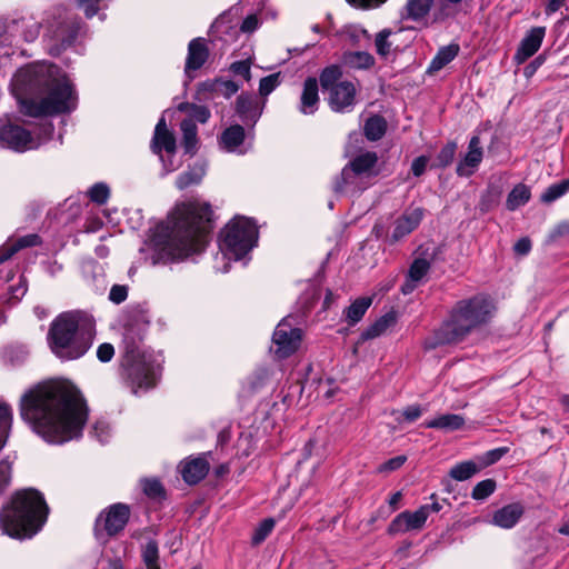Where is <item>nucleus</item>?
<instances>
[{
	"label": "nucleus",
	"mask_w": 569,
	"mask_h": 569,
	"mask_svg": "<svg viewBox=\"0 0 569 569\" xmlns=\"http://www.w3.org/2000/svg\"><path fill=\"white\" fill-rule=\"evenodd\" d=\"M20 416L46 442L62 445L82 435L88 408L73 383L68 380H51L23 393L20 399Z\"/></svg>",
	"instance_id": "f257e3e1"
},
{
	"label": "nucleus",
	"mask_w": 569,
	"mask_h": 569,
	"mask_svg": "<svg viewBox=\"0 0 569 569\" xmlns=\"http://www.w3.org/2000/svg\"><path fill=\"white\" fill-rule=\"evenodd\" d=\"M212 210L208 202L178 203L158 224L149 241L151 262L168 263L201 252L208 243Z\"/></svg>",
	"instance_id": "f03ea898"
},
{
	"label": "nucleus",
	"mask_w": 569,
	"mask_h": 569,
	"mask_svg": "<svg viewBox=\"0 0 569 569\" xmlns=\"http://www.w3.org/2000/svg\"><path fill=\"white\" fill-rule=\"evenodd\" d=\"M20 110L29 117L70 112L77 107L73 84L57 66L41 62L20 69L11 82Z\"/></svg>",
	"instance_id": "7ed1b4c3"
},
{
	"label": "nucleus",
	"mask_w": 569,
	"mask_h": 569,
	"mask_svg": "<svg viewBox=\"0 0 569 569\" xmlns=\"http://www.w3.org/2000/svg\"><path fill=\"white\" fill-rule=\"evenodd\" d=\"M96 335V321L84 311H69L51 323L48 342L51 351L61 360L81 358L91 347Z\"/></svg>",
	"instance_id": "20e7f679"
},
{
	"label": "nucleus",
	"mask_w": 569,
	"mask_h": 569,
	"mask_svg": "<svg viewBox=\"0 0 569 569\" xmlns=\"http://www.w3.org/2000/svg\"><path fill=\"white\" fill-rule=\"evenodd\" d=\"M48 512L49 508L39 491H18L11 502L0 510L2 533L19 540L32 538L46 523Z\"/></svg>",
	"instance_id": "39448f33"
},
{
	"label": "nucleus",
	"mask_w": 569,
	"mask_h": 569,
	"mask_svg": "<svg viewBox=\"0 0 569 569\" xmlns=\"http://www.w3.org/2000/svg\"><path fill=\"white\" fill-rule=\"evenodd\" d=\"M493 301L485 295L460 300L451 311L450 319L446 321L435 337L426 341V347L433 349L440 345L461 341L473 329L486 325L495 315Z\"/></svg>",
	"instance_id": "423d86ee"
},
{
	"label": "nucleus",
	"mask_w": 569,
	"mask_h": 569,
	"mask_svg": "<svg viewBox=\"0 0 569 569\" xmlns=\"http://www.w3.org/2000/svg\"><path fill=\"white\" fill-rule=\"evenodd\" d=\"M257 242L258 228L256 223L246 217H234L220 231L219 252L214 258L213 268L226 273L232 261H243V264H247L248 256Z\"/></svg>",
	"instance_id": "0eeeda50"
},
{
	"label": "nucleus",
	"mask_w": 569,
	"mask_h": 569,
	"mask_svg": "<svg viewBox=\"0 0 569 569\" xmlns=\"http://www.w3.org/2000/svg\"><path fill=\"white\" fill-rule=\"evenodd\" d=\"M124 351L121 367L126 379L134 395L144 393L156 387L161 372V355H156L140 348L134 341H129L124 333Z\"/></svg>",
	"instance_id": "6e6552de"
},
{
	"label": "nucleus",
	"mask_w": 569,
	"mask_h": 569,
	"mask_svg": "<svg viewBox=\"0 0 569 569\" xmlns=\"http://www.w3.org/2000/svg\"><path fill=\"white\" fill-rule=\"evenodd\" d=\"M381 172L379 157L375 151H360L342 168L333 189L337 193L355 196L368 189Z\"/></svg>",
	"instance_id": "1a4fd4ad"
},
{
	"label": "nucleus",
	"mask_w": 569,
	"mask_h": 569,
	"mask_svg": "<svg viewBox=\"0 0 569 569\" xmlns=\"http://www.w3.org/2000/svg\"><path fill=\"white\" fill-rule=\"evenodd\" d=\"M301 338V330L293 327L292 318L282 319L276 327L272 336L274 355L279 359L288 358L298 350Z\"/></svg>",
	"instance_id": "9d476101"
},
{
	"label": "nucleus",
	"mask_w": 569,
	"mask_h": 569,
	"mask_svg": "<svg viewBox=\"0 0 569 569\" xmlns=\"http://www.w3.org/2000/svg\"><path fill=\"white\" fill-rule=\"evenodd\" d=\"M0 143L18 152L37 149L41 141L18 124H6L0 129Z\"/></svg>",
	"instance_id": "9b49d317"
},
{
	"label": "nucleus",
	"mask_w": 569,
	"mask_h": 569,
	"mask_svg": "<svg viewBox=\"0 0 569 569\" xmlns=\"http://www.w3.org/2000/svg\"><path fill=\"white\" fill-rule=\"evenodd\" d=\"M130 516L129 507L116 503L100 513L96 523V536L101 538V527L108 536L117 535L127 525Z\"/></svg>",
	"instance_id": "f8f14e48"
},
{
	"label": "nucleus",
	"mask_w": 569,
	"mask_h": 569,
	"mask_svg": "<svg viewBox=\"0 0 569 569\" xmlns=\"http://www.w3.org/2000/svg\"><path fill=\"white\" fill-rule=\"evenodd\" d=\"M40 28L34 17L28 13L13 16L6 22V32L10 37H20L27 42H32L39 37Z\"/></svg>",
	"instance_id": "ddd939ff"
},
{
	"label": "nucleus",
	"mask_w": 569,
	"mask_h": 569,
	"mask_svg": "<svg viewBox=\"0 0 569 569\" xmlns=\"http://www.w3.org/2000/svg\"><path fill=\"white\" fill-rule=\"evenodd\" d=\"M422 218L423 209L420 207H411L405 210L393 222L390 241L395 243L411 233L418 228Z\"/></svg>",
	"instance_id": "4468645a"
},
{
	"label": "nucleus",
	"mask_w": 569,
	"mask_h": 569,
	"mask_svg": "<svg viewBox=\"0 0 569 569\" xmlns=\"http://www.w3.org/2000/svg\"><path fill=\"white\" fill-rule=\"evenodd\" d=\"M427 519L426 508H419L413 512L403 511L391 521L389 532L399 533L419 530L425 526Z\"/></svg>",
	"instance_id": "2eb2a0df"
},
{
	"label": "nucleus",
	"mask_w": 569,
	"mask_h": 569,
	"mask_svg": "<svg viewBox=\"0 0 569 569\" xmlns=\"http://www.w3.org/2000/svg\"><path fill=\"white\" fill-rule=\"evenodd\" d=\"M356 88L350 81H341L331 88L329 104L336 112H346L355 103Z\"/></svg>",
	"instance_id": "dca6fc26"
},
{
	"label": "nucleus",
	"mask_w": 569,
	"mask_h": 569,
	"mask_svg": "<svg viewBox=\"0 0 569 569\" xmlns=\"http://www.w3.org/2000/svg\"><path fill=\"white\" fill-rule=\"evenodd\" d=\"M483 158V150L478 136H473L468 144V150L457 166V174L470 177L476 172Z\"/></svg>",
	"instance_id": "f3484780"
},
{
	"label": "nucleus",
	"mask_w": 569,
	"mask_h": 569,
	"mask_svg": "<svg viewBox=\"0 0 569 569\" xmlns=\"http://www.w3.org/2000/svg\"><path fill=\"white\" fill-rule=\"evenodd\" d=\"M209 57V50L202 38H196L189 42L188 54L186 60V74L192 79V72L200 69Z\"/></svg>",
	"instance_id": "a211bd4d"
},
{
	"label": "nucleus",
	"mask_w": 569,
	"mask_h": 569,
	"mask_svg": "<svg viewBox=\"0 0 569 569\" xmlns=\"http://www.w3.org/2000/svg\"><path fill=\"white\" fill-rule=\"evenodd\" d=\"M151 149L158 156L162 154V150L169 154L176 153V138L167 128L164 117H161L156 126Z\"/></svg>",
	"instance_id": "6ab92c4d"
},
{
	"label": "nucleus",
	"mask_w": 569,
	"mask_h": 569,
	"mask_svg": "<svg viewBox=\"0 0 569 569\" xmlns=\"http://www.w3.org/2000/svg\"><path fill=\"white\" fill-rule=\"evenodd\" d=\"M545 32L546 29L543 27L532 28L528 32V34L522 39L515 56L518 63L525 62L539 50L545 38Z\"/></svg>",
	"instance_id": "aec40b11"
},
{
	"label": "nucleus",
	"mask_w": 569,
	"mask_h": 569,
	"mask_svg": "<svg viewBox=\"0 0 569 569\" xmlns=\"http://www.w3.org/2000/svg\"><path fill=\"white\" fill-rule=\"evenodd\" d=\"M244 129L239 124H234L227 128L221 133L219 144L221 149H223L227 152L243 154L247 152V148L244 147Z\"/></svg>",
	"instance_id": "412c9836"
},
{
	"label": "nucleus",
	"mask_w": 569,
	"mask_h": 569,
	"mask_svg": "<svg viewBox=\"0 0 569 569\" xmlns=\"http://www.w3.org/2000/svg\"><path fill=\"white\" fill-rule=\"evenodd\" d=\"M180 471L187 483L196 485L207 476L209 463L202 457L191 458L181 462Z\"/></svg>",
	"instance_id": "4be33fe9"
},
{
	"label": "nucleus",
	"mask_w": 569,
	"mask_h": 569,
	"mask_svg": "<svg viewBox=\"0 0 569 569\" xmlns=\"http://www.w3.org/2000/svg\"><path fill=\"white\" fill-rule=\"evenodd\" d=\"M522 515L523 507L520 503H510L493 513L492 523L502 529H511L518 523Z\"/></svg>",
	"instance_id": "5701e85b"
},
{
	"label": "nucleus",
	"mask_w": 569,
	"mask_h": 569,
	"mask_svg": "<svg viewBox=\"0 0 569 569\" xmlns=\"http://www.w3.org/2000/svg\"><path fill=\"white\" fill-rule=\"evenodd\" d=\"M263 104L249 94H240L237 99V113L246 123L254 124L262 114Z\"/></svg>",
	"instance_id": "b1692460"
},
{
	"label": "nucleus",
	"mask_w": 569,
	"mask_h": 569,
	"mask_svg": "<svg viewBox=\"0 0 569 569\" xmlns=\"http://www.w3.org/2000/svg\"><path fill=\"white\" fill-rule=\"evenodd\" d=\"M319 104L318 82L316 78H308L303 83L299 111L303 114H313Z\"/></svg>",
	"instance_id": "393cba45"
},
{
	"label": "nucleus",
	"mask_w": 569,
	"mask_h": 569,
	"mask_svg": "<svg viewBox=\"0 0 569 569\" xmlns=\"http://www.w3.org/2000/svg\"><path fill=\"white\" fill-rule=\"evenodd\" d=\"M433 4V0H407L401 18L415 22H423Z\"/></svg>",
	"instance_id": "a878e982"
},
{
	"label": "nucleus",
	"mask_w": 569,
	"mask_h": 569,
	"mask_svg": "<svg viewBox=\"0 0 569 569\" xmlns=\"http://www.w3.org/2000/svg\"><path fill=\"white\" fill-rule=\"evenodd\" d=\"M207 172V163L204 161H197L178 176L176 186L178 189L183 190L191 186L199 184Z\"/></svg>",
	"instance_id": "bb28decb"
},
{
	"label": "nucleus",
	"mask_w": 569,
	"mask_h": 569,
	"mask_svg": "<svg viewBox=\"0 0 569 569\" xmlns=\"http://www.w3.org/2000/svg\"><path fill=\"white\" fill-rule=\"evenodd\" d=\"M79 27L67 20L58 21L56 24H50L48 31L52 39L61 42V47H67L72 43L78 33Z\"/></svg>",
	"instance_id": "cd10ccee"
},
{
	"label": "nucleus",
	"mask_w": 569,
	"mask_h": 569,
	"mask_svg": "<svg viewBox=\"0 0 569 569\" xmlns=\"http://www.w3.org/2000/svg\"><path fill=\"white\" fill-rule=\"evenodd\" d=\"M39 242V236L34 233L23 236L17 240L7 241L0 247V264L10 259L20 249L37 246Z\"/></svg>",
	"instance_id": "c85d7f7f"
},
{
	"label": "nucleus",
	"mask_w": 569,
	"mask_h": 569,
	"mask_svg": "<svg viewBox=\"0 0 569 569\" xmlns=\"http://www.w3.org/2000/svg\"><path fill=\"white\" fill-rule=\"evenodd\" d=\"M459 50V46L456 43L441 47L431 60L428 72L435 73L440 71L458 56Z\"/></svg>",
	"instance_id": "c756f323"
},
{
	"label": "nucleus",
	"mask_w": 569,
	"mask_h": 569,
	"mask_svg": "<svg viewBox=\"0 0 569 569\" xmlns=\"http://www.w3.org/2000/svg\"><path fill=\"white\" fill-rule=\"evenodd\" d=\"M465 425V418L460 415L449 413L441 415L432 420L425 423L426 428L441 429L445 431H455L462 428Z\"/></svg>",
	"instance_id": "7c9ffc66"
},
{
	"label": "nucleus",
	"mask_w": 569,
	"mask_h": 569,
	"mask_svg": "<svg viewBox=\"0 0 569 569\" xmlns=\"http://www.w3.org/2000/svg\"><path fill=\"white\" fill-rule=\"evenodd\" d=\"M396 315L388 312L369 326L361 335L363 340L375 339L382 336L396 323Z\"/></svg>",
	"instance_id": "2f4dec72"
},
{
	"label": "nucleus",
	"mask_w": 569,
	"mask_h": 569,
	"mask_svg": "<svg viewBox=\"0 0 569 569\" xmlns=\"http://www.w3.org/2000/svg\"><path fill=\"white\" fill-rule=\"evenodd\" d=\"M201 89L226 98H230L240 89V86L231 80L216 79L201 83Z\"/></svg>",
	"instance_id": "473e14b6"
},
{
	"label": "nucleus",
	"mask_w": 569,
	"mask_h": 569,
	"mask_svg": "<svg viewBox=\"0 0 569 569\" xmlns=\"http://www.w3.org/2000/svg\"><path fill=\"white\" fill-rule=\"evenodd\" d=\"M372 303V298L361 297L356 299L345 311L346 320L349 325H356L365 316Z\"/></svg>",
	"instance_id": "72a5a7b5"
},
{
	"label": "nucleus",
	"mask_w": 569,
	"mask_h": 569,
	"mask_svg": "<svg viewBox=\"0 0 569 569\" xmlns=\"http://www.w3.org/2000/svg\"><path fill=\"white\" fill-rule=\"evenodd\" d=\"M182 131V146L186 153L193 154L197 150V126L192 119H184L180 124Z\"/></svg>",
	"instance_id": "f704fd0d"
},
{
	"label": "nucleus",
	"mask_w": 569,
	"mask_h": 569,
	"mask_svg": "<svg viewBox=\"0 0 569 569\" xmlns=\"http://www.w3.org/2000/svg\"><path fill=\"white\" fill-rule=\"evenodd\" d=\"M530 196V189L526 184L519 183L515 186L507 197V209L513 211L519 207L525 206L529 201Z\"/></svg>",
	"instance_id": "c9c22d12"
},
{
	"label": "nucleus",
	"mask_w": 569,
	"mask_h": 569,
	"mask_svg": "<svg viewBox=\"0 0 569 569\" xmlns=\"http://www.w3.org/2000/svg\"><path fill=\"white\" fill-rule=\"evenodd\" d=\"M343 62L352 69H368L375 63V58L365 51H352L343 54Z\"/></svg>",
	"instance_id": "e433bc0d"
},
{
	"label": "nucleus",
	"mask_w": 569,
	"mask_h": 569,
	"mask_svg": "<svg viewBox=\"0 0 569 569\" xmlns=\"http://www.w3.org/2000/svg\"><path fill=\"white\" fill-rule=\"evenodd\" d=\"M480 468L473 461H463L450 469V477L457 481H465L476 475Z\"/></svg>",
	"instance_id": "4c0bfd02"
},
{
	"label": "nucleus",
	"mask_w": 569,
	"mask_h": 569,
	"mask_svg": "<svg viewBox=\"0 0 569 569\" xmlns=\"http://www.w3.org/2000/svg\"><path fill=\"white\" fill-rule=\"evenodd\" d=\"M386 132V121L381 117H371L365 123V134L370 141L379 140Z\"/></svg>",
	"instance_id": "58836bf2"
},
{
	"label": "nucleus",
	"mask_w": 569,
	"mask_h": 569,
	"mask_svg": "<svg viewBox=\"0 0 569 569\" xmlns=\"http://www.w3.org/2000/svg\"><path fill=\"white\" fill-rule=\"evenodd\" d=\"M569 191V180H562L558 183H553L548 187L541 194L540 199L542 202L550 203Z\"/></svg>",
	"instance_id": "ea45409f"
},
{
	"label": "nucleus",
	"mask_w": 569,
	"mask_h": 569,
	"mask_svg": "<svg viewBox=\"0 0 569 569\" xmlns=\"http://www.w3.org/2000/svg\"><path fill=\"white\" fill-rule=\"evenodd\" d=\"M341 76V69L338 66L327 67L320 74V83L323 90L330 92L331 88L340 82Z\"/></svg>",
	"instance_id": "a19ab883"
},
{
	"label": "nucleus",
	"mask_w": 569,
	"mask_h": 569,
	"mask_svg": "<svg viewBox=\"0 0 569 569\" xmlns=\"http://www.w3.org/2000/svg\"><path fill=\"white\" fill-rule=\"evenodd\" d=\"M178 110L181 112H187L190 116L189 119H196L201 123L207 122L208 119L210 118V111L203 106L182 102L178 106Z\"/></svg>",
	"instance_id": "79ce46f5"
},
{
	"label": "nucleus",
	"mask_w": 569,
	"mask_h": 569,
	"mask_svg": "<svg viewBox=\"0 0 569 569\" xmlns=\"http://www.w3.org/2000/svg\"><path fill=\"white\" fill-rule=\"evenodd\" d=\"M429 269L430 263L427 259H415L409 268L408 277L420 283L422 279L427 276Z\"/></svg>",
	"instance_id": "37998d69"
},
{
	"label": "nucleus",
	"mask_w": 569,
	"mask_h": 569,
	"mask_svg": "<svg viewBox=\"0 0 569 569\" xmlns=\"http://www.w3.org/2000/svg\"><path fill=\"white\" fill-rule=\"evenodd\" d=\"M88 196L91 201L98 204H104L110 197V189L103 182L94 183L89 190Z\"/></svg>",
	"instance_id": "c03bdc74"
},
{
	"label": "nucleus",
	"mask_w": 569,
	"mask_h": 569,
	"mask_svg": "<svg viewBox=\"0 0 569 569\" xmlns=\"http://www.w3.org/2000/svg\"><path fill=\"white\" fill-rule=\"evenodd\" d=\"M496 490V481L492 479H486L478 482L472 490V498L476 500H483L493 493Z\"/></svg>",
	"instance_id": "a18cd8bd"
},
{
	"label": "nucleus",
	"mask_w": 569,
	"mask_h": 569,
	"mask_svg": "<svg viewBox=\"0 0 569 569\" xmlns=\"http://www.w3.org/2000/svg\"><path fill=\"white\" fill-rule=\"evenodd\" d=\"M274 520L272 518L264 519L259 523V526L254 529L252 535V543L259 545L261 543L273 530Z\"/></svg>",
	"instance_id": "49530a36"
},
{
	"label": "nucleus",
	"mask_w": 569,
	"mask_h": 569,
	"mask_svg": "<svg viewBox=\"0 0 569 569\" xmlns=\"http://www.w3.org/2000/svg\"><path fill=\"white\" fill-rule=\"evenodd\" d=\"M143 561L147 569H160L158 563V546L154 541H149L142 552Z\"/></svg>",
	"instance_id": "de8ad7c7"
},
{
	"label": "nucleus",
	"mask_w": 569,
	"mask_h": 569,
	"mask_svg": "<svg viewBox=\"0 0 569 569\" xmlns=\"http://www.w3.org/2000/svg\"><path fill=\"white\" fill-rule=\"evenodd\" d=\"M391 36V31L389 29H383L376 36V49L377 53L381 57H387L391 52L392 43L388 40Z\"/></svg>",
	"instance_id": "09e8293b"
},
{
	"label": "nucleus",
	"mask_w": 569,
	"mask_h": 569,
	"mask_svg": "<svg viewBox=\"0 0 569 569\" xmlns=\"http://www.w3.org/2000/svg\"><path fill=\"white\" fill-rule=\"evenodd\" d=\"M280 84L279 73L264 77L259 83V93L262 97L269 96Z\"/></svg>",
	"instance_id": "8fccbe9b"
},
{
	"label": "nucleus",
	"mask_w": 569,
	"mask_h": 569,
	"mask_svg": "<svg viewBox=\"0 0 569 569\" xmlns=\"http://www.w3.org/2000/svg\"><path fill=\"white\" fill-rule=\"evenodd\" d=\"M423 410L418 405H412L403 409V411L398 412V416L396 417V420L398 422L407 421V422H413L417 419H419L422 415Z\"/></svg>",
	"instance_id": "3c124183"
},
{
	"label": "nucleus",
	"mask_w": 569,
	"mask_h": 569,
	"mask_svg": "<svg viewBox=\"0 0 569 569\" xmlns=\"http://www.w3.org/2000/svg\"><path fill=\"white\" fill-rule=\"evenodd\" d=\"M457 150V143L456 142H449L447 143L439 152L437 160L438 164L441 167H447L453 161L455 154Z\"/></svg>",
	"instance_id": "603ef678"
},
{
	"label": "nucleus",
	"mask_w": 569,
	"mask_h": 569,
	"mask_svg": "<svg viewBox=\"0 0 569 569\" xmlns=\"http://www.w3.org/2000/svg\"><path fill=\"white\" fill-rule=\"evenodd\" d=\"M143 492L151 498H159L163 493L161 483L156 479H146L142 482Z\"/></svg>",
	"instance_id": "864d4df0"
},
{
	"label": "nucleus",
	"mask_w": 569,
	"mask_h": 569,
	"mask_svg": "<svg viewBox=\"0 0 569 569\" xmlns=\"http://www.w3.org/2000/svg\"><path fill=\"white\" fill-rule=\"evenodd\" d=\"M11 482V463L6 459L0 461V495H2Z\"/></svg>",
	"instance_id": "5fc2aeb1"
},
{
	"label": "nucleus",
	"mask_w": 569,
	"mask_h": 569,
	"mask_svg": "<svg viewBox=\"0 0 569 569\" xmlns=\"http://www.w3.org/2000/svg\"><path fill=\"white\" fill-rule=\"evenodd\" d=\"M406 461H407L406 456L393 457V458L387 460L386 462L381 463L378 467V472L385 473V472H391V471L398 470L399 468H401L403 466V463Z\"/></svg>",
	"instance_id": "6e6d98bb"
},
{
	"label": "nucleus",
	"mask_w": 569,
	"mask_h": 569,
	"mask_svg": "<svg viewBox=\"0 0 569 569\" xmlns=\"http://www.w3.org/2000/svg\"><path fill=\"white\" fill-rule=\"evenodd\" d=\"M230 71L234 74L242 76L247 81L251 79L250 62L248 60L231 63Z\"/></svg>",
	"instance_id": "4d7b16f0"
},
{
	"label": "nucleus",
	"mask_w": 569,
	"mask_h": 569,
	"mask_svg": "<svg viewBox=\"0 0 569 569\" xmlns=\"http://www.w3.org/2000/svg\"><path fill=\"white\" fill-rule=\"evenodd\" d=\"M110 426L103 421H97L93 426L94 437L101 442H107L110 437Z\"/></svg>",
	"instance_id": "13d9d810"
},
{
	"label": "nucleus",
	"mask_w": 569,
	"mask_h": 569,
	"mask_svg": "<svg viewBox=\"0 0 569 569\" xmlns=\"http://www.w3.org/2000/svg\"><path fill=\"white\" fill-rule=\"evenodd\" d=\"M128 289L126 286L114 284L110 292L109 299L114 303H121L127 299Z\"/></svg>",
	"instance_id": "bf43d9fd"
},
{
	"label": "nucleus",
	"mask_w": 569,
	"mask_h": 569,
	"mask_svg": "<svg viewBox=\"0 0 569 569\" xmlns=\"http://www.w3.org/2000/svg\"><path fill=\"white\" fill-rule=\"evenodd\" d=\"M102 0H79V6L83 9L87 18H92L98 13Z\"/></svg>",
	"instance_id": "052dcab7"
},
{
	"label": "nucleus",
	"mask_w": 569,
	"mask_h": 569,
	"mask_svg": "<svg viewBox=\"0 0 569 569\" xmlns=\"http://www.w3.org/2000/svg\"><path fill=\"white\" fill-rule=\"evenodd\" d=\"M429 158L426 156L417 157L411 163V172L415 177H420L425 173Z\"/></svg>",
	"instance_id": "680f3d73"
},
{
	"label": "nucleus",
	"mask_w": 569,
	"mask_h": 569,
	"mask_svg": "<svg viewBox=\"0 0 569 569\" xmlns=\"http://www.w3.org/2000/svg\"><path fill=\"white\" fill-rule=\"evenodd\" d=\"M114 356V348L110 343H102L97 349V357L101 362L110 361Z\"/></svg>",
	"instance_id": "e2e57ef3"
},
{
	"label": "nucleus",
	"mask_w": 569,
	"mask_h": 569,
	"mask_svg": "<svg viewBox=\"0 0 569 569\" xmlns=\"http://www.w3.org/2000/svg\"><path fill=\"white\" fill-rule=\"evenodd\" d=\"M386 1L387 0H347L348 3L360 9L377 8Z\"/></svg>",
	"instance_id": "0e129e2a"
},
{
	"label": "nucleus",
	"mask_w": 569,
	"mask_h": 569,
	"mask_svg": "<svg viewBox=\"0 0 569 569\" xmlns=\"http://www.w3.org/2000/svg\"><path fill=\"white\" fill-rule=\"evenodd\" d=\"M258 27H259V20L257 18V16L251 14V16H248L243 20L240 29H241L242 32L250 33V32H253L254 30H257Z\"/></svg>",
	"instance_id": "69168bd1"
},
{
	"label": "nucleus",
	"mask_w": 569,
	"mask_h": 569,
	"mask_svg": "<svg viewBox=\"0 0 569 569\" xmlns=\"http://www.w3.org/2000/svg\"><path fill=\"white\" fill-rule=\"evenodd\" d=\"M531 249V241L528 238L519 239L513 247V250L517 254L526 256L529 253Z\"/></svg>",
	"instance_id": "338daca9"
},
{
	"label": "nucleus",
	"mask_w": 569,
	"mask_h": 569,
	"mask_svg": "<svg viewBox=\"0 0 569 569\" xmlns=\"http://www.w3.org/2000/svg\"><path fill=\"white\" fill-rule=\"evenodd\" d=\"M506 452H507V449H505V448H499V449L488 451L486 453L485 463L491 465V463L497 462Z\"/></svg>",
	"instance_id": "774afa93"
}]
</instances>
